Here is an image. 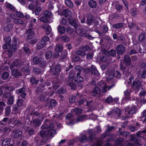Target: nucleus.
<instances>
[{
	"label": "nucleus",
	"mask_w": 146,
	"mask_h": 146,
	"mask_svg": "<svg viewBox=\"0 0 146 146\" xmlns=\"http://www.w3.org/2000/svg\"><path fill=\"white\" fill-rule=\"evenodd\" d=\"M55 66L54 64H53L52 65V67H54ZM60 65L59 64H57L55 68H53V67L50 68V70L52 73L54 75L56 76L58 74L59 72L60 71Z\"/></svg>",
	"instance_id": "3"
},
{
	"label": "nucleus",
	"mask_w": 146,
	"mask_h": 146,
	"mask_svg": "<svg viewBox=\"0 0 146 146\" xmlns=\"http://www.w3.org/2000/svg\"><path fill=\"white\" fill-rule=\"evenodd\" d=\"M107 59L108 56L105 54L101 56L100 57V60L102 62H104L106 61Z\"/></svg>",
	"instance_id": "46"
},
{
	"label": "nucleus",
	"mask_w": 146,
	"mask_h": 146,
	"mask_svg": "<svg viewBox=\"0 0 146 146\" xmlns=\"http://www.w3.org/2000/svg\"><path fill=\"white\" fill-rule=\"evenodd\" d=\"M65 3L66 5L68 7L72 8L73 7V4L70 0H66Z\"/></svg>",
	"instance_id": "36"
},
{
	"label": "nucleus",
	"mask_w": 146,
	"mask_h": 146,
	"mask_svg": "<svg viewBox=\"0 0 146 146\" xmlns=\"http://www.w3.org/2000/svg\"><path fill=\"white\" fill-rule=\"evenodd\" d=\"M33 71L34 74H38L41 73V70L38 68H34L33 69Z\"/></svg>",
	"instance_id": "45"
},
{
	"label": "nucleus",
	"mask_w": 146,
	"mask_h": 146,
	"mask_svg": "<svg viewBox=\"0 0 146 146\" xmlns=\"http://www.w3.org/2000/svg\"><path fill=\"white\" fill-rule=\"evenodd\" d=\"M14 100V96H12L9 98L7 102V104L8 105H11L13 104Z\"/></svg>",
	"instance_id": "39"
},
{
	"label": "nucleus",
	"mask_w": 146,
	"mask_h": 146,
	"mask_svg": "<svg viewBox=\"0 0 146 146\" xmlns=\"http://www.w3.org/2000/svg\"><path fill=\"white\" fill-rule=\"evenodd\" d=\"M44 15L47 18L51 16L52 13L50 11H46L44 12Z\"/></svg>",
	"instance_id": "53"
},
{
	"label": "nucleus",
	"mask_w": 146,
	"mask_h": 146,
	"mask_svg": "<svg viewBox=\"0 0 146 146\" xmlns=\"http://www.w3.org/2000/svg\"><path fill=\"white\" fill-rule=\"evenodd\" d=\"M47 95L46 93H43L40 97V100L42 102H44L47 100V98L46 97Z\"/></svg>",
	"instance_id": "25"
},
{
	"label": "nucleus",
	"mask_w": 146,
	"mask_h": 146,
	"mask_svg": "<svg viewBox=\"0 0 146 146\" xmlns=\"http://www.w3.org/2000/svg\"><path fill=\"white\" fill-rule=\"evenodd\" d=\"M76 54L80 56H84L86 54V52L81 50H79L76 52Z\"/></svg>",
	"instance_id": "51"
},
{
	"label": "nucleus",
	"mask_w": 146,
	"mask_h": 146,
	"mask_svg": "<svg viewBox=\"0 0 146 146\" xmlns=\"http://www.w3.org/2000/svg\"><path fill=\"white\" fill-rule=\"evenodd\" d=\"M69 23L70 25L74 27L75 29L77 28L79 26L78 22L77 19H72L70 21Z\"/></svg>",
	"instance_id": "10"
},
{
	"label": "nucleus",
	"mask_w": 146,
	"mask_h": 146,
	"mask_svg": "<svg viewBox=\"0 0 146 146\" xmlns=\"http://www.w3.org/2000/svg\"><path fill=\"white\" fill-rule=\"evenodd\" d=\"M30 82L33 84H37L39 82L38 80H37L35 78L32 77L30 78Z\"/></svg>",
	"instance_id": "41"
},
{
	"label": "nucleus",
	"mask_w": 146,
	"mask_h": 146,
	"mask_svg": "<svg viewBox=\"0 0 146 146\" xmlns=\"http://www.w3.org/2000/svg\"><path fill=\"white\" fill-rule=\"evenodd\" d=\"M9 130V128L7 127L3 126H1L0 128V131L2 133H5L8 131Z\"/></svg>",
	"instance_id": "49"
},
{
	"label": "nucleus",
	"mask_w": 146,
	"mask_h": 146,
	"mask_svg": "<svg viewBox=\"0 0 146 146\" xmlns=\"http://www.w3.org/2000/svg\"><path fill=\"white\" fill-rule=\"evenodd\" d=\"M116 49L117 54L119 55L122 54L125 51V48L122 44L117 45L116 47Z\"/></svg>",
	"instance_id": "6"
},
{
	"label": "nucleus",
	"mask_w": 146,
	"mask_h": 146,
	"mask_svg": "<svg viewBox=\"0 0 146 146\" xmlns=\"http://www.w3.org/2000/svg\"><path fill=\"white\" fill-rule=\"evenodd\" d=\"M112 75L113 77L118 78H120L121 76V73L118 71H117L113 72Z\"/></svg>",
	"instance_id": "30"
},
{
	"label": "nucleus",
	"mask_w": 146,
	"mask_h": 146,
	"mask_svg": "<svg viewBox=\"0 0 146 146\" xmlns=\"http://www.w3.org/2000/svg\"><path fill=\"white\" fill-rule=\"evenodd\" d=\"M5 53L9 57H11L13 54L12 51L11 50H8L6 51Z\"/></svg>",
	"instance_id": "55"
},
{
	"label": "nucleus",
	"mask_w": 146,
	"mask_h": 146,
	"mask_svg": "<svg viewBox=\"0 0 146 146\" xmlns=\"http://www.w3.org/2000/svg\"><path fill=\"white\" fill-rule=\"evenodd\" d=\"M11 139L5 138L2 140V146H9V144L10 143Z\"/></svg>",
	"instance_id": "19"
},
{
	"label": "nucleus",
	"mask_w": 146,
	"mask_h": 146,
	"mask_svg": "<svg viewBox=\"0 0 146 146\" xmlns=\"http://www.w3.org/2000/svg\"><path fill=\"white\" fill-rule=\"evenodd\" d=\"M52 52L51 51L47 52L45 54V58L46 59L50 58L52 56Z\"/></svg>",
	"instance_id": "43"
},
{
	"label": "nucleus",
	"mask_w": 146,
	"mask_h": 146,
	"mask_svg": "<svg viewBox=\"0 0 146 146\" xmlns=\"http://www.w3.org/2000/svg\"><path fill=\"white\" fill-rule=\"evenodd\" d=\"M124 139L123 138H119L117 140L115 141V143L117 144H119L122 142L124 141Z\"/></svg>",
	"instance_id": "58"
},
{
	"label": "nucleus",
	"mask_w": 146,
	"mask_h": 146,
	"mask_svg": "<svg viewBox=\"0 0 146 146\" xmlns=\"http://www.w3.org/2000/svg\"><path fill=\"white\" fill-rule=\"evenodd\" d=\"M141 76L142 78H146V69H144L142 72Z\"/></svg>",
	"instance_id": "62"
},
{
	"label": "nucleus",
	"mask_w": 146,
	"mask_h": 146,
	"mask_svg": "<svg viewBox=\"0 0 146 146\" xmlns=\"http://www.w3.org/2000/svg\"><path fill=\"white\" fill-rule=\"evenodd\" d=\"M46 123L43 124L41 126V128L42 129H47L46 131H49L50 135L52 137L56 134V132L55 129H53L54 125L52 123H48V120H45Z\"/></svg>",
	"instance_id": "1"
},
{
	"label": "nucleus",
	"mask_w": 146,
	"mask_h": 146,
	"mask_svg": "<svg viewBox=\"0 0 146 146\" xmlns=\"http://www.w3.org/2000/svg\"><path fill=\"white\" fill-rule=\"evenodd\" d=\"M101 28L102 32L103 33V35L104 33H105L107 32L108 28L106 25H103L101 27Z\"/></svg>",
	"instance_id": "29"
},
{
	"label": "nucleus",
	"mask_w": 146,
	"mask_h": 146,
	"mask_svg": "<svg viewBox=\"0 0 146 146\" xmlns=\"http://www.w3.org/2000/svg\"><path fill=\"white\" fill-rule=\"evenodd\" d=\"M58 30L60 34H64L66 31L65 28L64 26L59 25L57 27Z\"/></svg>",
	"instance_id": "21"
},
{
	"label": "nucleus",
	"mask_w": 146,
	"mask_h": 146,
	"mask_svg": "<svg viewBox=\"0 0 146 146\" xmlns=\"http://www.w3.org/2000/svg\"><path fill=\"white\" fill-rule=\"evenodd\" d=\"M87 117V116L84 115H83L79 117L76 119V121L77 122L82 121L84 119H85Z\"/></svg>",
	"instance_id": "42"
},
{
	"label": "nucleus",
	"mask_w": 146,
	"mask_h": 146,
	"mask_svg": "<svg viewBox=\"0 0 146 146\" xmlns=\"http://www.w3.org/2000/svg\"><path fill=\"white\" fill-rule=\"evenodd\" d=\"M101 93V90L98 87L95 86L92 92V95L95 96L97 94H100Z\"/></svg>",
	"instance_id": "12"
},
{
	"label": "nucleus",
	"mask_w": 146,
	"mask_h": 146,
	"mask_svg": "<svg viewBox=\"0 0 146 146\" xmlns=\"http://www.w3.org/2000/svg\"><path fill=\"white\" fill-rule=\"evenodd\" d=\"M4 39L5 43L7 44H9L11 42V39L10 37L8 36L6 37H4Z\"/></svg>",
	"instance_id": "57"
},
{
	"label": "nucleus",
	"mask_w": 146,
	"mask_h": 146,
	"mask_svg": "<svg viewBox=\"0 0 146 146\" xmlns=\"http://www.w3.org/2000/svg\"><path fill=\"white\" fill-rule=\"evenodd\" d=\"M113 114L119 117L121 113V111L119 109H117L112 111Z\"/></svg>",
	"instance_id": "27"
},
{
	"label": "nucleus",
	"mask_w": 146,
	"mask_h": 146,
	"mask_svg": "<svg viewBox=\"0 0 146 146\" xmlns=\"http://www.w3.org/2000/svg\"><path fill=\"white\" fill-rule=\"evenodd\" d=\"M117 40L118 41H120L121 42H124L123 44L125 45L126 44V41H125V37L123 35H120L118 36L117 38Z\"/></svg>",
	"instance_id": "31"
},
{
	"label": "nucleus",
	"mask_w": 146,
	"mask_h": 146,
	"mask_svg": "<svg viewBox=\"0 0 146 146\" xmlns=\"http://www.w3.org/2000/svg\"><path fill=\"white\" fill-rule=\"evenodd\" d=\"M5 114L7 115H9L11 111V110L10 107H8L6 108L5 109Z\"/></svg>",
	"instance_id": "63"
},
{
	"label": "nucleus",
	"mask_w": 146,
	"mask_h": 146,
	"mask_svg": "<svg viewBox=\"0 0 146 146\" xmlns=\"http://www.w3.org/2000/svg\"><path fill=\"white\" fill-rule=\"evenodd\" d=\"M13 124L15 125L20 126L22 125V122L19 120H16L13 122Z\"/></svg>",
	"instance_id": "59"
},
{
	"label": "nucleus",
	"mask_w": 146,
	"mask_h": 146,
	"mask_svg": "<svg viewBox=\"0 0 146 146\" xmlns=\"http://www.w3.org/2000/svg\"><path fill=\"white\" fill-rule=\"evenodd\" d=\"M14 22L17 24H22L24 23L23 21L22 20L17 19L14 20Z\"/></svg>",
	"instance_id": "48"
},
{
	"label": "nucleus",
	"mask_w": 146,
	"mask_h": 146,
	"mask_svg": "<svg viewBox=\"0 0 146 146\" xmlns=\"http://www.w3.org/2000/svg\"><path fill=\"white\" fill-rule=\"evenodd\" d=\"M11 74L12 76H19L18 70L17 69H14L12 71Z\"/></svg>",
	"instance_id": "56"
},
{
	"label": "nucleus",
	"mask_w": 146,
	"mask_h": 146,
	"mask_svg": "<svg viewBox=\"0 0 146 146\" xmlns=\"http://www.w3.org/2000/svg\"><path fill=\"white\" fill-rule=\"evenodd\" d=\"M40 134L42 138L47 137L50 135V133L48 131L42 130L40 132Z\"/></svg>",
	"instance_id": "14"
},
{
	"label": "nucleus",
	"mask_w": 146,
	"mask_h": 146,
	"mask_svg": "<svg viewBox=\"0 0 146 146\" xmlns=\"http://www.w3.org/2000/svg\"><path fill=\"white\" fill-rule=\"evenodd\" d=\"M40 21L44 23H47L48 21L47 18L45 17H40Z\"/></svg>",
	"instance_id": "61"
},
{
	"label": "nucleus",
	"mask_w": 146,
	"mask_h": 146,
	"mask_svg": "<svg viewBox=\"0 0 146 146\" xmlns=\"http://www.w3.org/2000/svg\"><path fill=\"white\" fill-rule=\"evenodd\" d=\"M63 12L64 15L65 17H67L71 15V11L68 9H65L63 11Z\"/></svg>",
	"instance_id": "32"
},
{
	"label": "nucleus",
	"mask_w": 146,
	"mask_h": 146,
	"mask_svg": "<svg viewBox=\"0 0 146 146\" xmlns=\"http://www.w3.org/2000/svg\"><path fill=\"white\" fill-rule=\"evenodd\" d=\"M88 5L90 7L93 8L96 7L97 4L96 1L92 0L89 1Z\"/></svg>",
	"instance_id": "22"
},
{
	"label": "nucleus",
	"mask_w": 146,
	"mask_h": 146,
	"mask_svg": "<svg viewBox=\"0 0 146 146\" xmlns=\"http://www.w3.org/2000/svg\"><path fill=\"white\" fill-rule=\"evenodd\" d=\"M23 61L20 60L16 59L12 62L10 66V68L11 69L13 68L15 66L20 67L23 64Z\"/></svg>",
	"instance_id": "4"
},
{
	"label": "nucleus",
	"mask_w": 146,
	"mask_h": 146,
	"mask_svg": "<svg viewBox=\"0 0 146 146\" xmlns=\"http://www.w3.org/2000/svg\"><path fill=\"white\" fill-rule=\"evenodd\" d=\"M32 123L34 126L38 127L41 124V121L39 119H35L33 120Z\"/></svg>",
	"instance_id": "17"
},
{
	"label": "nucleus",
	"mask_w": 146,
	"mask_h": 146,
	"mask_svg": "<svg viewBox=\"0 0 146 146\" xmlns=\"http://www.w3.org/2000/svg\"><path fill=\"white\" fill-rule=\"evenodd\" d=\"M13 133L14 138H17L21 135L22 132L17 129H14L13 130Z\"/></svg>",
	"instance_id": "8"
},
{
	"label": "nucleus",
	"mask_w": 146,
	"mask_h": 146,
	"mask_svg": "<svg viewBox=\"0 0 146 146\" xmlns=\"http://www.w3.org/2000/svg\"><path fill=\"white\" fill-rule=\"evenodd\" d=\"M13 28V25L12 24H9L7 27H4V30L5 31L8 32L10 31L11 29Z\"/></svg>",
	"instance_id": "40"
},
{
	"label": "nucleus",
	"mask_w": 146,
	"mask_h": 146,
	"mask_svg": "<svg viewBox=\"0 0 146 146\" xmlns=\"http://www.w3.org/2000/svg\"><path fill=\"white\" fill-rule=\"evenodd\" d=\"M12 42L13 44L17 45H18L19 43L18 38L15 36L13 37Z\"/></svg>",
	"instance_id": "50"
},
{
	"label": "nucleus",
	"mask_w": 146,
	"mask_h": 146,
	"mask_svg": "<svg viewBox=\"0 0 146 146\" xmlns=\"http://www.w3.org/2000/svg\"><path fill=\"white\" fill-rule=\"evenodd\" d=\"M136 108L135 106L131 107H127L125 108V116H123L121 119H126L132 117V114L135 113L136 111Z\"/></svg>",
	"instance_id": "2"
},
{
	"label": "nucleus",
	"mask_w": 146,
	"mask_h": 146,
	"mask_svg": "<svg viewBox=\"0 0 146 146\" xmlns=\"http://www.w3.org/2000/svg\"><path fill=\"white\" fill-rule=\"evenodd\" d=\"M62 45L57 44L56 45L55 47V50L57 52H56L54 54H56L58 56L59 55V54L58 52H60L62 51Z\"/></svg>",
	"instance_id": "15"
},
{
	"label": "nucleus",
	"mask_w": 146,
	"mask_h": 146,
	"mask_svg": "<svg viewBox=\"0 0 146 146\" xmlns=\"http://www.w3.org/2000/svg\"><path fill=\"white\" fill-rule=\"evenodd\" d=\"M91 73L92 74H94L97 77L99 76V72L95 66L92 65L91 66Z\"/></svg>",
	"instance_id": "11"
},
{
	"label": "nucleus",
	"mask_w": 146,
	"mask_h": 146,
	"mask_svg": "<svg viewBox=\"0 0 146 146\" xmlns=\"http://www.w3.org/2000/svg\"><path fill=\"white\" fill-rule=\"evenodd\" d=\"M124 62L126 65L129 66L131 64V59L130 57L128 55H125L124 58Z\"/></svg>",
	"instance_id": "18"
},
{
	"label": "nucleus",
	"mask_w": 146,
	"mask_h": 146,
	"mask_svg": "<svg viewBox=\"0 0 146 146\" xmlns=\"http://www.w3.org/2000/svg\"><path fill=\"white\" fill-rule=\"evenodd\" d=\"M46 43L45 42H44L43 41H41L37 44L36 48L38 50H40L44 47Z\"/></svg>",
	"instance_id": "26"
},
{
	"label": "nucleus",
	"mask_w": 146,
	"mask_h": 146,
	"mask_svg": "<svg viewBox=\"0 0 146 146\" xmlns=\"http://www.w3.org/2000/svg\"><path fill=\"white\" fill-rule=\"evenodd\" d=\"M94 19V18L92 14H89L87 17V23L90 25L91 23H92Z\"/></svg>",
	"instance_id": "13"
},
{
	"label": "nucleus",
	"mask_w": 146,
	"mask_h": 146,
	"mask_svg": "<svg viewBox=\"0 0 146 146\" xmlns=\"http://www.w3.org/2000/svg\"><path fill=\"white\" fill-rule=\"evenodd\" d=\"M113 101V99L112 96H109L106 99V102L108 104L112 103Z\"/></svg>",
	"instance_id": "52"
},
{
	"label": "nucleus",
	"mask_w": 146,
	"mask_h": 146,
	"mask_svg": "<svg viewBox=\"0 0 146 146\" xmlns=\"http://www.w3.org/2000/svg\"><path fill=\"white\" fill-rule=\"evenodd\" d=\"M97 85L101 87H102L105 86L106 84L104 81L103 80H101L100 81L98 82Z\"/></svg>",
	"instance_id": "54"
},
{
	"label": "nucleus",
	"mask_w": 146,
	"mask_h": 146,
	"mask_svg": "<svg viewBox=\"0 0 146 146\" xmlns=\"http://www.w3.org/2000/svg\"><path fill=\"white\" fill-rule=\"evenodd\" d=\"M76 96H71L69 98V101L70 103H72L74 102L76 100Z\"/></svg>",
	"instance_id": "64"
},
{
	"label": "nucleus",
	"mask_w": 146,
	"mask_h": 146,
	"mask_svg": "<svg viewBox=\"0 0 146 146\" xmlns=\"http://www.w3.org/2000/svg\"><path fill=\"white\" fill-rule=\"evenodd\" d=\"M141 84L138 80L133 81L132 84V87L135 90H138L141 87Z\"/></svg>",
	"instance_id": "5"
},
{
	"label": "nucleus",
	"mask_w": 146,
	"mask_h": 146,
	"mask_svg": "<svg viewBox=\"0 0 146 146\" xmlns=\"http://www.w3.org/2000/svg\"><path fill=\"white\" fill-rule=\"evenodd\" d=\"M67 51H65L63 52L60 57V60L65 61L67 60Z\"/></svg>",
	"instance_id": "23"
},
{
	"label": "nucleus",
	"mask_w": 146,
	"mask_h": 146,
	"mask_svg": "<svg viewBox=\"0 0 146 146\" xmlns=\"http://www.w3.org/2000/svg\"><path fill=\"white\" fill-rule=\"evenodd\" d=\"M130 12L131 15L134 17H135L138 13V11L137 9L134 8L131 9Z\"/></svg>",
	"instance_id": "33"
},
{
	"label": "nucleus",
	"mask_w": 146,
	"mask_h": 146,
	"mask_svg": "<svg viewBox=\"0 0 146 146\" xmlns=\"http://www.w3.org/2000/svg\"><path fill=\"white\" fill-rule=\"evenodd\" d=\"M79 34L81 36L84 37H87V31L84 29L82 28Z\"/></svg>",
	"instance_id": "28"
},
{
	"label": "nucleus",
	"mask_w": 146,
	"mask_h": 146,
	"mask_svg": "<svg viewBox=\"0 0 146 146\" xmlns=\"http://www.w3.org/2000/svg\"><path fill=\"white\" fill-rule=\"evenodd\" d=\"M130 92L131 90L129 88L127 89L124 92V93L125 95V99L127 100H129L130 99Z\"/></svg>",
	"instance_id": "16"
},
{
	"label": "nucleus",
	"mask_w": 146,
	"mask_h": 146,
	"mask_svg": "<svg viewBox=\"0 0 146 146\" xmlns=\"http://www.w3.org/2000/svg\"><path fill=\"white\" fill-rule=\"evenodd\" d=\"M18 47V45L13 44L11 45H10V48L14 51H16Z\"/></svg>",
	"instance_id": "44"
},
{
	"label": "nucleus",
	"mask_w": 146,
	"mask_h": 146,
	"mask_svg": "<svg viewBox=\"0 0 146 146\" xmlns=\"http://www.w3.org/2000/svg\"><path fill=\"white\" fill-rule=\"evenodd\" d=\"M83 81V78L81 76H76L74 79V82L78 83H81Z\"/></svg>",
	"instance_id": "24"
},
{
	"label": "nucleus",
	"mask_w": 146,
	"mask_h": 146,
	"mask_svg": "<svg viewBox=\"0 0 146 146\" xmlns=\"http://www.w3.org/2000/svg\"><path fill=\"white\" fill-rule=\"evenodd\" d=\"M9 73L7 72H3L2 74L1 77L3 80H5L8 78L9 77Z\"/></svg>",
	"instance_id": "37"
},
{
	"label": "nucleus",
	"mask_w": 146,
	"mask_h": 146,
	"mask_svg": "<svg viewBox=\"0 0 146 146\" xmlns=\"http://www.w3.org/2000/svg\"><path fill=\"white\" fill-rule=\"evenodd\" d=\"M42 10L41 7H38L36 8L35 10V13L36 15H38Z\"/></svg>",
	"instance_id": "47"
},
{
	"label": "nucleus",
	"mask_w": 146,
	"mask_h": 146,
	"mask_svg": "<svg viewBox=\"0 0 146 146\" xmlns=\"http://www.w3.org/2000/svg\"><path fill=\"white\" fill-rule=\"evenodd\" d=\"M120 69L122 72V74L125 76H127L129 74L130 72H129V68H128L126 70V68L125 66L123 65L120 64Z\"/></svg>",
	"instance_id": "7"
},
{
	"label": "nucleus",
	"mask_w": 146,
	"mask_h": 146,
	"mask_svg": "<svg viewBox=\"0 0 146 146\" xmlns=\"http://www.w3.org/2000/svg\"><path fill=\"white\" fill-rule=\"evenodd\" d=\"M66 92V90L65 89L61 88L58 90V93L60 94H64Z\"/></svg>",
	"instance_id": "60"
},
{
	"label": "nucleus",
	"mask_w": 146,
	"mask_h": 146,
	"mask_svg": "<svg viewBox=\"0 0 146 146\" xmlns=\"http://www.w3.org/2000/svg\"><path fill=\"white\" fill-rule=\"evenodd\" d=\"M87 141V139L86 135H82L80 139V141L81 143H84Z\"/></svg>",
	"instance_id": "35"
},
{
	"label": "nucleus",
	"mask_w": 146,
	"mask_h": 146,
	"mask_svg": "<svg viewBox=\"0 0 146 146\" xmlns=\"http://www.w3.org/2000/svg\"><path fill=\"white\" fill-rule=\"evenodd\" d=\"M33 29L31 28L28 29L26 33L27 34V37L29 39H31L34 35L35 33Z\"/></svg>",
	"instance_id": "9"
},
{
	"label": "nucleus",
	"mask_w": 146,
	"mask_h": 146,
	"mask_svg": "<svg viewBox=\"0 0 146 146\" xmlns=\"http://www.w3.org/2000/svg\"><path fill=\"white\" fill-rule=\"evenodd\" d=\"M124 26V24L123 23H118L114 24L112 26V27L115 29H120Z\"/></svg>",
	"instance_id": "20"
},
{
	"label": "nucleus",
	"mask_w": 146,
	"mask_h": 146,
	"mask_svg": "<svg viewBox=\"0 0 146 146\" xmlns=\"http://www.w3.org/2000/svg\"><path fill=\"white\" fill-rule=\"evenodd\" d=\"M33 63L36 64H38L41 61V60L40 58L38 57L35 56H34L33 58Z\"/></svg>",
	"instance_id": "34"
},
{
	"label": "nucleus",
	"mask_w": 146,
	"mask_h": 146,
	"mask_svg": "<svg viewBox=\"0 0 146 146\" xmlns=\"http://www.w3.org/2000/svg\"><path fill=\"white\" fill-rule=\"evenodd\" d=\"M145 33L144 32L142 33L139 36V40L140 41H143L145 40Z\"/></svg>",
	"instance_id": "38"
}]
</instances>
